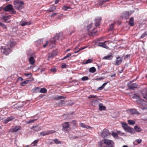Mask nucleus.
Segmentation results:
<instances>
[{
	"label": "nucleus",
	"mask_w": 147,
	"mask_h": 147,
	"mask_svg": "<svg viewBox=\"0 0 147 147\" xmlns=\"http://www.w3.org/2000/svg\"><path fill=\"white\" fill-rule=\"evenodd\" d=\"M62 9L63 10L66 11L68 10V9H71V8L69 6H65L63 7Z\"/></svg>",
	"instance_id": "4c0bfd02"
},
{
	"label": "nucleus",
	"mask_w": 147,
	"mask_h": 147,
	"mask_svg": "<svg viewBox=\"0 0 147 147\" xmlns=\"http://www.w3.org/2000/svg\"><path fill=\"white\" fill-rule=\"evenodd\" d=\"M29 61L30 64L33 65L35 62V60L34 58L32 57H30L29 59Z\"/></svg>",
	"instance_id": "5701e85b"
},
{
	"label": "nucleus",
	"mask_w": 147,
	"mask_h": 147,
	"mask_svg": "<svg viewBox=\"0 0 147 147\" xmlns=\"http://www.w3.org/2000/svg\"><path fill=\"white\" fill-rule=\"evenodd\" d=\"M32 23L31 22H27L24 21H22L20 22V24L22 26H24L26 25H29Z\"/></svg>",
	"instance_id": "f8f14e48"
},
{
	"label": "nucleus",
	"mask_w": 147,
	"mask_h": 147,
	"mask_svg": "<svg viewBox=\"0 0 147 147\" xmlns=\"http://www.w3.org/2000/svg\"><path fill=\"white\" fill-rule=\"evenodd\" d=\"M18 80H21L22 81L23 80V79L21 77H19L18 78Z\"/></svg>",
	"instance_id": "680f3d73"
},
{
	"label": "nucleus",
	"mask_w": 147,
	"mask_h": 147,
	"mask_svg": "<svg viewBox=\"0 0 147 147\" xmlns=\"http://www.w3.org/2000/svg\"><path fill=\"white\" fill-rule=\"evenodd\" d=\"M101 20V18L99 17L98 19H96L95 20V25L96 26H97L99 25L100 22Z\"/></svg>",
	"instance_id": "aec40b11"
},
{
	"label": "nucleus",
	"mask_w": 147,
	"mask_h": 147,
	"mask_svg": "<svg viewBox=\"0 0 147 147\" xmlns=\"http://www.w3.org/2000/svg\"><path fill=\"white\" fill-rule=\"evenodd\" d=\"M128 86L130 89H131L133 90L135 88H136L138 87L137 85L135 83L132 84H128Z\"/></svg>",
	"instance_id": "4468645a"
},
{
	"label": "nucleus",
	"mask_w": 147,
	"mask_h": 147,
	"mask_svg": "<svg viewBox=\"0 0 147 147\" xmlns=\"http://www.w3.org/2000/svg\"><path fill=\"white\" fill-rule=\"evenodd\" d=\"M0 26L1 27L4 29H7V27L6 25H5L3 23L0 22Z\"/></svg>",
	"instance_id": "2f4dec72"
},
{
	"label": "nucleus",
	"mask_w": 147,
	"mask_h": 147,
	"mask_svg": "<svg viewBox=\"0 0 147 147\" xmlns=\"http://www.w3.org/2000/svg\"><path fill=\"white\" fill-rule=\"evenodd\" d=\"M66 66V65L65 64H63L61 66V67L62 68H65V67Z\"/></svg>",
	"instance_id": "e2e57ef3"
},
{
	"label": "nucleus",
	"mask_w": 147,
	"mask_h": 147,
	"mask_svg": "<svg viewBox=\"0 0 147 147\" xmlns=\"http://www.w3.org/2000/svg\"><path fill=\"white\" fill-rule=\"evenodd\" d=\"M109 0H100L99 3L100 5H102L103 3L105 2L108 1Z\"/></svg>",
	"instance_id": "f704fd0d"
},
{
	"label": "nucleus",
	"mask_w": 147,
	"mask_h": 147,
	"mask_svg": "<svg viewBox=\"0 0 147 147\" xmlns=\"http://www.w3.org/2000/svg\"><path fill=\"white\" fill-rule=\"evenodd\" d=\"M30 129H33L35 131H40L41 129V128L38 125H36L32 127H30Z\"/></svg>",
	"instance_id": "ddd939ff"
},
{
	"label": "nucleus",
	"mask_w": 147,
	"mask_h": 147,
	"mask_svg": "<svg viewBox=\"0 0 147 147\" xmlns=\"http://www.w3.org/2000/svg\"><path fill=\"white\" fill-rule=\"evenodd\" d=\"M135 130L137 132H139L142 130L141 128L137 125L135 126L134 127Z\"/></svg>",
	"instance_id": "b1692460"
},
{
	"label": "nucleus",
	"mask_w": 147,
	"mask_h": 147,
	"mask_svg": "<svg viewBox=\"0 0 147 147\" xmlns=\"http://www.w3.org/2000/svg\"><path fill=\"white\" fill-rule=\"evenodd\" d=\"M121 123L122 125V127L123 128V129H124V127H126L128 126L127 124L125 123L124 122H121Z\"/></svg>",
	"instance_id": "a19ab883"
},
{
	"label": "nucleus",
	"mask_w": 147,
	"mask_h": 147,
	"mask_svg": "<svg viewBox=\"0 0 147 147\" xmlns=\"http://www.w3.org/2000/svg\"><path fill=\"white\" fill-rule=\"evenodd\" d=\"M80 125L81 127L83 128H85L86 129H91L92 128L90 126H88L83 123H80Z\"/></svg>",
	"instance_id": "412c9836"
},
{
	"label": "nucleus",
	"mask_w": 147,
	"mask_h": 147,
	"mask_svg": "<svg viewBox=\"0 0 147 147\" xmlns=\"http://www.w3.org/2000/svg\"><path fill=\"white\" fill-rule=\"evenodd\" d=\"M13 6L11 4H9L7 5L3 9V10L5 11H10L13 9Z\"/></svg>",
	"instance_id": "1a4fd4ad"
},
{
	"label": "nucleus",
	"mask_w": 147,
	"mask_h": 147,
	"mask_svg": "<svg viewBox=\"0 0 147 147\" xmlns=\"http://www.w3.org/2000/svg\"><path fill=\"white\" fill-rule=\"evenodd\" d=\"M14 119V118L12 116L8 117L3 121V123H7L9 122L12 120Z\"/></svg>",
	"instance_id": "a211bd4d"
},
{
	"label": "nucleus",
	"mask_w": 147,
	"mask_h": 147,
	"mask_svg": "<svg viewBox=\"0 0 147 147\" xmlns=\"http://www.w3.org/2000/svg\"><path fill=\"white\" fill-rule=\"evenodd\" d=\"M37 42L39 43L40 44H43V47L44 48L46 47L47 45L49 44V46L50 47H52L53 46V45L55 44V40L54 38L52 39L50 42V43H49V42L48 41H45L44 42L41 41V40H38Z\"/></svg>",
	"instance_id": "7ed1b4c3"
},
{
	"label": "nucleus",
	"mask_w": 147,
	"mask_h": 147,
	"mask_svg": "<svg viewBox=\"0 0 147 147\" xmlns=\"http://www.w3.org/2000/svg\"><path fill=\"white\" fill-rule=\"evenodd\" d=\"M88 78L87 76H84L82 78V80L83 81H85L88 80Z\"/></svg>",
	"instance_id": "a18cd8bd"
},
{
	"label": "nucleus",
	"mask_w": 147,
	"mask_h": 147,
	"mask_svg": "<svg viewBox=\"0 0 147 147\" xmlns=\"http://www.w3.org/2000/svg\"><path fill=\"white\" fill-rule=\"evenodd\" d=\"M65 98L63 96H58L54 97V99L55 100H59L62 98Z\"/></svg>",
	"instance_id": "cd10ccee"
},
{
	"label": "nucleus",
	"mask_w": 147,
	"mask_h": 147,
	"mask_svg": "<svg viewBox=\"0 0 147 147\" xmlns=\"http://www.w3.org/2000/svg\"><path fill=\"white\" fill-rule=\"evenodd\" d=\"M84 49V48H83L82 49H80L78 51H75L74 52V53H78L80 50H83V49Z\"/></svg>",
	"instance_id": "5fc2aeb1"
},
{
	"label": "nucleus",
	"mask_w": 147,
	"mask_h": 147,
	"mask_svg": "<svg viewBox=\"0 0 147 147\" xmlns=\"http://www.w3.org/2000/svg\"><path fill=\"white\" fill-rule=\"evenodd\" d=\"M69 126V124L68 122H65L62 124V126L63 128H68Z\"/></svg>",
	"instance_id": "6ab92c4d"
},
{
	"label": "nucleus",
	"mask_w": 147,
	"mask_h": 147,
	"mask_svg": "<svg viewBox=\"0 0 147 147\" xmlns=\"http://www.w3.org/2000/svg\"><path fill=\"white\" fill-rule=\"evenodd\" d=\"M78 138V136H73L71 138L73 139H77Z\"/></svg>",
	"instance_id": "bf43d9fd"
},
{
	"label": "nucleus",
	"mask_w": 147,
	"mask_h": 147,
	"mask_svg": "<svg viewBox=\"0 0 147 147\" xmlns=\"http://www.w3.org/2000/svg\"><path fill=\"white\" fill-rule=\"evenodd\" d=\"M130 55H126L124 58V59H126L128 57H129V56H130Z\"/></svg>",
	"instance_id": "13d9d810"
},
{
	"label": "nucleus",
	"mask_w": 147,
	"mask_h": 147,
	"mask_svg": "<svg viewBox=\"0 0 147 147\" xmlns=\"http://www.w3.org/2000/svg\"><path fill=\"white\" fill-rule=\"evenodd\" d=\"M22 128L20 126H15L13 128H12L9 131L10 132H17L18 130H19Z\"/></svg>",
	"instance_id": "6e6552de"
},
{
	"label": "nucleus",
	"mask_w": 147,
	"mask_h": 147,
	"mask_svg": "<svg viewBox=\"0 0 147 147\" xmlns=\"http://www.w3.org/2000/svg\"><path fill=\"white\" fill-rule=\"evenodd\" d=\"M14 6L16 9L20 10L24 8V3L20 0H15L13 1Z\"/></svg>",
	"instance_id": "f03ea898"
},
{
	"label": "nucleus",
	"mask_w": 147,
	"mask_h": 147,
	"mask_svg": "<svg viewBox=\"0 0 147 147\" xmlns=\"http://www.w3.org/2000/svg\"><path fill=\"white\" fill-rule=\"evenodd\" d=\"M142 140L141 139H138L136 140L135 141L134 143H137L138 144H140L141 143V142H142Z\"/></svg>",
	"instance_id": "79ce46f5"
},
{
	"label": "nucleus",
	"mask_w": 147,
	"mask_h": 147,
	"mask_svg": "<svg viewBox=\"0 0 147 147\" xmlns=\"http://www.w3.org/2000/svg\"><path fill=\"white\" fill-rule=\"evenodd\" d=\"M71 55V54L70 53H69L67 54L66 56L64 57L62 59V60H64L66 58L69 57Z\"/></svg>",
	"instance_id": "58836bf2"
},
{
	"label": "nucleus",
	"mask_w": 147,
	"mask_h": 147,
	"mask_svg": "<svg viewBox=\"0 0 147 147\" xmlns=\"http://www.w3.org/2000/svg\"><path fill=\"white\" fill-rule=\"evenodd\" d=\"M129 111L132 114H137L139 115L140 113L135 109H129Z\"/></svg>",
	"instance_id": "f3484780"
},
{
	"label": "nucleus",
	"mask_w": 147,
	"mask_h": 147,
	"mask_svg": "<svg viewBox=\"0 0 147 147\" xmlns=\"http://www.w3.org/2000/svg\"><path fill=\"white\" fill-rule=\"evenodd\" d=\"M29 80H27L25 81H24L21 84V85L22 86H25L26 84H27L28 82H29Z\"/></svg>",
	"instance_id": "c9c22d12"
},
{
	"label": "nucleus",
	"mask_w": 147,
	"mask_h": 147,
	"mask_svg": "<svg viewBox=\"0 0 147 147\" xmlns=\"http://www.w3.org/2000/svg\"><path fill=\"white\" fill-rule=\"evenodd\" d=\"M116 74H114L113 75H111V77L112 78L114 77H115V76Z\"/></svg>",
	"instance_id": "774afa93"
},
{
	"label": "nucleus",
	"mask_w": 147,
	"mask_h": 147,
	"mask_svg": "<svg viewBox=\"0 0 147 147\" xmlns=\"http://www.w3.org/2000/svg\"><path fill=\"white\" fill-rule=\"evenodd\" d=\"M39 88L38 87H36L33 88L32 90L34 92H37L39 91Z\"/></svg>",
	"instance_id": "72a5a7b5"
},
{
	"label": "nucleus",
	"mask_w": 147,
	"mask_h": 147,
	"mask_svg": "<svg viewBox=\"0 0 147 147\" xmlns=\"http://www.w3.org/2000/svg\"><path fill=\"white\" fill-rule=\"evenodd\" d=\"M38 140H36L34 141V142L32 143L33 144V146H35L36 145L37 143H38Z\"/></svg>",
	"instance_id": "8fccbe9b"
},
{
	"label": "nucleus",
	"mask_w": 147,
	"mask_h": 147,
	"mask_svg": "<svg viewBox=\"0 0 147 147\" xmlns=\"http://www.w3.org/2000/svg\"><path fill=\"white\" fill-rule=\"evenodd\" d=\"M122 62V60L121 58L119 57L117 58L116 60V61L115 65H118L120 64Z\"/></svg>",
	"instance_id": "dca6fc26"
},
{
	"label": "nucleus",
	"mask_w": 147,
	"mask_h": 147,
	"mask_svg": "<svg viewBox=\"0 0 147 147\" xmlns=\"http://www.w3.org/2000/svg\"><path fill=\"white\" fill-rule=\"evenodd\" d=\"M7 17L3 16L2 18V19L4 20L5 22L7 20Z\"/></svg>",
	"instance_id": "603ef678"
},
{
	"label": "nucleus",
	"mask_w": 147,
	"mask_h": 147,
	"mask_svg": "<svg viewBox=\"0 0 147 147\" xmlns=\"http://www.w3.org/2000/svg\"><path fill=\"white\" fill-rule=\"evenodd\" d=\"M51 71L53 73H55L56 71V70L55 68L51 69Z\"/></svg>",
	"instance_id": "864d4df0"
},
{
	"label": "nucleus",
	"mask_w": 147,
	"mask_h": 147,
	"mask_svg": "<svg viewBox=\"0 0 147 147\" xmlns=\"http://www.w3.org/2000/svg\"><path fill=\"white\" fill-rule=\"evenodd\" d=\"M112 134L114 138H117V134L116 133L113 132Z\"/></svg>",
	"instance_id": "49530a36"
},
{
	"label": "nucleus",
	"mask_w": 147,
	"mask_h": 147,
	"mask_svg": "<svg viewBox=\"0 0 147 147\" xmlns=\"http://www.w3.org/2000/svg\"><path fill=\"white\" fill-rule=\"evenodd\" d=\"M99 109L100 111L104 110L106 109V107L103 106L102 104L100 103L99 104Z\"/></svg>",
	"instance_id": "4be33fe9"
},
{
	"label": "nucleus",
	"mask_w": 147,
	"mask_h": 147,
	"mask_svg": "<svg viewBox=\"0 0 147 147\" xmlns=\"http://www.w3.org/2000/svg\"><path fill=\"white\" fill-rule=\"evenodd\" d=\"M124 129L125 131L129 132L130 133H134L135 132L133 128L131 127L128 125L125 127Z\"/></svg>",
	"instance_id": "0eeeda50"
},
{
	"label": "nucleus",
	"mask_w": 147,
	"mask_h": 147,
	"mask_svg": "<svg viewBox=\"0 0 147 147\" xmlns=\"http://www.w3.org/2000/svg\"><path fill=\"white\" fill-rule=\"evenodd\" d=\"M92 24H89L87 27L88 28V32H89V34H90V33H91L90 34H93V32L92 31H90V30H89V29H90L92 27Z\"/></svg>",
	"instance_id": "bb28decb"
},
{
	"label": "nucleus",
	"mask_w": 147,
	"mask_h": 147,
	"mask_svg": "<svg viewBox=\"0 0 147 147\" xmlns=\"http://www.w3.org/2000/svg\"><path fill=\"white\" fill-rule=\"evenodd\" d=\"M131 13L130 14L128 12H124L121 15V16L123 18H125L126 19L128 18L130 15H131Z\"/></svg>",
	"instance_id": "9d476101"
},
{
	"label": "nucleus",
	"mask_w": 147,
	"mask_h": 147,
	"mask_svg": "<svg viewBox=\"0 0 147 147\" xmlns=\"http://www.w3.org/2000/svg\"><path fill=\"white\" fill-rule=\"evenodd\" d=\"M96 70L95 68L94 67L90 68L89 69V71L90 72L93 73Z\"/></svg>",
	"instance_id": "7c9ffc66"
},
{
	"label": "nucleus",
	"mask_w": 147,
	"mask_h": 147,
	"mask_svg": "<svg viewBox=\"0 0 147 147\" xmlns=\"http://www.w3.org/2000/svg\"><path fill=\"white\" fill-rule=\"evenodd\" d=\"M55 131L53 130L43 131L40 133V135L42 136H45L54 133Z\"/></svg>",
	"instance_id": "39448f33"
},
{
	"label": "nucleus",
	"mask_w": 147,
	"mask_h": 147,
	"mask_svg": "<svg viewBox=\"0 0 147 147\" xmlns=\"http://www.w3.org/2000/svg\"><path fill=\"white\" fill-rule=\"evenodd\" d=\"M114 25V23L111 24L110 26V30H112L113 29Z\"/></svg>",
	"instance_id": "de8ad7c7"
},
{
	"label": "nucleus",
	"mask_w": 147,
	"mask_h": 147,
	"mask_svg": "<svg viewBox=\"0 0 147 147\" xmlns=\"http://www.w3.org/2000/svg\"><path fill=\"white\" fill-rule=\"evenodd\" d=\"M54 143L56 144H62V142L59 141L57 139H55L53 140Z\"/></svg>",
	"instance_id": "473e14b6"
},
{
	"label": "nucleus",
	"mask_w": 147,
	"mask_h": 147,
	"mask_svg": "<svg viewBox=\"0 0 147 147\" xmlns=\"http://www.w3.org/2000/svg\"><path fill=\"white\" fill-rule=\"evenodd\" d=\"M92 60L90 59H88L85 62V64H87L88 63H90L91 62Z\"/></svg>",
	"instance_id": "3c124183"
},
{
	"label": "nucleus",
	"mask_w": 147,
	"mask_h": 147,
	"mask_svg": "<svg viewBox=\"0 0 147 147\" xmlns=\"http://www.w3.org/2000/svg\"><path fill=\"white\" fill-rule=\"evenodd\" d=\"M147 35V32H145L141 36L140 38H142Z\"/></svg>",
	"instance_id": "37998d69"
},
{
	"label": "nucleus",
	"mask_w": 147,
	"mask_h": 147,
	"mask_svg": "<svg viewBox=\"0 0 147 147\" xmlns=\"http://www.w3.org/2000/svg\"><path fill=\"white\" fill-rule=\"evenodd\" d=\"M56 9V7L55 6H53L50 8L49 11L50 12L53 11Z\"/></svg>",
	"instance_id": "e433bc0d"
},
{
	"label": "nucleus",
	"mask_w": 147,
	"mask_h": 147,
	"mask_svg": "<svg viewBox=\"0 0 147 147\" xmlns=\"http://www.w3.org/2000/svg\"><path fill=\"white\" fill-rule=\"evenodd\" d=\"M26 76H30V77L31 76V74L29 73V74H24Z\"/></svg>",
	"instance_id": "6e6d98bb"
},
{
	"label": "nucleus",
	"mask_w": 147,
	"mask_h": 147,
	"mask_svg": "<svg viewBox=\"0 0 147 147\" xmlns=\"http://www.w3.org/2000/svg\"><path fill=\"white\" fill-rule=\"evenodd\" d=\"M57 13H52L51 15V16H53L54 15H56L57 14Z\"/></svg>",
	"instance_id": "69168bd1"
},
{
	"label": "nucleus",
	"mask_w": 147,
	"mask_h": 147,
	"mask_svg": "<svg viewBox=\"0 0 147 147\" xmlns=\"http://www.w3.org/2000/svg\"><path fill=\"white\" fill-rule=\"evenodd\" d=\"M130 22H134V18H133L131 17L130 19Z\"/></svg>",
	"instance_id": "0e129e2a"
},
{
	"label": "nucleus",
	"mask_w": 147,
	"mask_h": 147,
	"mask_svg": "<svg viewBox=\"0 0 147 147\" xmlns=\"http://www.w3.org/2000/svg\"><path fill=\"white\" fill-rule=\"evenodd\" d=\"M104 143L107 145L111 147L114 146V143L112 140L105 139L103 140Z\"/></svg>",
	"instance_id": "20e7f679"
},
{
	"label": "nucleus",
	"mask_w": 147,
	"mask_h": 147,
	"mask_svg": "<svg viewBox=\"0 0 147 147\" xmlns=\"http://www.w3.org/2000/svg\"><path fill=\"white\" fill-rule=\"evenodd\" d=\"M13 43L12 42H10L9 43V44L7 45L6 46V47L8 46L9 48H10V47H13Z\"/></svg>",
	"instance_id": "ea45409f"
},
{
	"label": "nucleus",
	"mask_w": 147,
	"mask_h": 147,
	"mask_svg": "<svg viewBox=\"0 0 147 147\" xmlns=\"http://www.w3.org/2000/svg\"><path fill=\"white\" fill-rule=\"evenodd\" d=\"M97 97V96H96L93 95H90L88 97V98H96Z\"/></svg>",
	"instance_id": "09e8293b"
},
{
	"label": "nucleus",
	"mask_w": 147,
	"mask_h": 147,
	"mask_svg": "<svg viewBox=\"0 0 147 147\" xmlns=\"http://www.w3.org/2000/svg\"><path fill=\"white\" fill-rule=\"evenodd\" d=\"M132 98L137 100L138 103L139 107L143 110L147 109V105L146 104V102L144 100L141 98L139 96L135 94L132 97Z\"/></svg>",
	"instance_id": "f257e3e1"
},
{
	"label": "nucleus",
	"mask_w": 147,
	"mask_h": 147,
	"mask_svg": "<svg viewBox=\"0 0 147 147\" xmlns=\"http://www.w3.org/2000/svg\"><path fill=\"white\" fill-rule=\"evenodd\" d=\"M112 57H113L112 55H109L107 56L104 57H103V59L110 60L112 59Z\"/></svg>",
	"instance_id": "393cba45"
},
{
	"label": "nucleus",
	"mask_w": 147,
	"mask_h": 147,
	"mask_svg": "<svg viewBox=\"0 0 147 147\" xmlns=\"http://www.w3.org/2000/svg\"><path fill=\"white\" fill-rule=\"evenodd\" d=\"M107 84V82H105L100 87H99L98 88V90H101L103 89L105 86V85Z\"/></svg>",
	"instance_id": "c756f323"
},
{
	"label": "nucleus",
	"mask_w": 147,
	"mask_h": 147,
	"mask_svg": "<svg viewBox=\"0 0 147 147\" xmlns=\"http://www.w3.org/2000/svg\"><path fill=\"white\" fill-rule=\"evenodd\" d=\"M127 122L129 125H133L135 123V121L132 120H128Z\"/></svg>",
	"instance_id": "a878e982"
},
{
	"label": "nucleus",
	"mask_w": 147,
	"mask_h": 147,
	"mask_svg": "<svg viewBox=\"0 0 147 147\" xmlns=\"http://www.w3.org/2000/svg\"><path fill=\"white\" fill-rule=\"evenodd\" d=\"M37 120V119H34L31 121H29L26 122V123L27 124H30V123H32L34 122L35 121H36Z\"/></svg>",
	"instance_id": "c03bdc74"
},
{
	"label": "nucleus",
	"mask_w": 147,
	"mask_h": 147,
	"mask_svg": "<svg viewBox=\"0 0 147 147\" xmlns=\"http://www.w3.org/2000/svg\"><path fill=\"white\" fill-rule=\"evenodd\" d=\"M40 93H46L47 92V90L44 88H41L39 91Z\"/></svg>",
	"instance_id": "c85d7f7f"
},
{
	"label": "nucleus",
	"mask_w": 147,
	"mask_h": 147,
	"mask_svg": "<svg viewBox=\"0 0 147 147\" xmlns=\"http://www.w3.org/2000/svg\"><path fill=\"white\" fill-rule=\"evenodd\" d=\"M129 24L131 26H133L134 25V22L129 21Z\"/></svg>",
	"instance_id": "052dcab7"
},
{
	"label": "nucleus",
	"mask_w": 147,
	"mask_h": 147,
	"mask_svg": "<svg viewBox=\"0 0 147 147\" xmlns=\"http://www.w3.org/2000/svg\"><path fill=\"white\" fill-rule=\"evenodd\" d=\"M12 12L11 13H13V14H15L16 13V11H14L13 10L12 11Z\"/></svg>",
	"instance_id": "338daca9"
},
{
	"label": "nucleus",
	"mask_w": 147,
	"mask_h": 147,
	"mask_svg": "<svg viewBox=\"0 0 147 147\" xmlns=\"http://www.w3.org/2000/svg\"><path fill=\"white\" fill-rule=\"evenodd\" d=\"M107 42V41H105L103 42L100 43L98 45H97V46H98L102 47L105 48L107 49L108 48V47L106 44V43Z\"/></svg>",
	"instance_id": "2eb2a0df"
},
{
	"label": "nucleus",
	"mask_w": 147,
	"mask_h": 147,
	"mask_svg": "<svg viewBox=\"0 0 147 147\" xmlns=\"http://www.w3.org/2000/svg\"><path fill=\"white\" fill-rule=\"evenodd\" d=\"M101 136L102 137H105L109 136L110 135L108 130L104 129L101 133Z\"/></svg>",
	"instance_id": "423d86ee"
},
{
	"label": "nucleus",
	"mask_w": 147,
	"mask_h": 147,
	"mask_svg": "<svg viewBox=\"0 0 147 147\" xmlns=\"http://www.w3.org/2000/svg\"><path fill=\"white\" fill-rule=\"evenodd\" d=\"M98 144H99V145L100 146V147H102V142L101 141H100L99 142Z\"/></svg>",
	"instance_id": "4d7b16f0"
},
{
	"label": "nucleus",
	"mask_w": 147,
	"mask_h": 147,
	"mask_svg": "<svg viewBox=\"0 0 147 147\" xmlns=\"http://www.w3.org/2000/svg\"><path fill=\"white\" fill-rule=\"evenodd\" d=\"M3 49L4 51H3V53L6 55L8 54L11 51V50L10 48H9V47H6L5 48H4Z\"/></svg>",
	"instance_id": "9b49d317"
}]
</instances>
